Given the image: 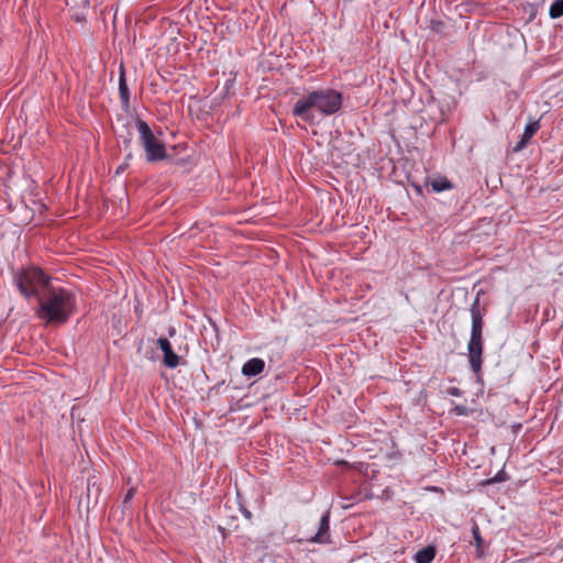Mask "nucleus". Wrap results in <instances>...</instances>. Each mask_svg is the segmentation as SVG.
Masks as SVG:
<instances>
[{
	"label": "nucleus",
	"mask_w": 563,
	"mask_h": 563,
	"mask_svg": "<svg viewBox=\"0 0 563 563\" xmlns=\"http://www.w3.org/2000/svg\"><path fill=\"white\" fill-rule=\"evenodd\" d=\"M74 295L60 287L51 286L38 301L36 316L49 324H63L75 312Z\"/></svg>",
	"instance_id": "nucleus-1"
},
{
	"label": "nucleus",
	"mask_w": 563,
	"mask_h": 563,
	"mask_svg": "<svg viewBox=\"0 0 563 563\" xmlns=\"http://www.w3.org/2000/svg\"><path fill=\"white\" fill-rule=\"evenodd\" d=\"M342 95L333 89H319L296 101L292 107V114L303 121L313 120L312 109H317L323 115L336 113L342 107Z\"/></svg>",
	"instance_id": "nucleus-2"
},
{
	"label": "nucleus",
	"mask_w": 563,
	"mask_h": 563,
	"mask_svg": "<svg viewBox=\"0 0 563 563\" xmlns=\"http://www.w3.org/2000/svg\"><path fill=\"white\" fill-rule=\"evenodd\" d=\"M14 284L25 298L42 299V295L52 286L49 277L37 267H30L15 275Z\"/></svg>",
	"instance_id": "nucleus-3"
},
{
	"label": "nucleus",
	"mask_w": 563,
	"mask_h": 563,
	"mask_svg": "<svg viewBox=\"0 0 563 563\" xmlns=\"http://www.w3.org/2000/svg\"><path fill=\"white\" fill-rule=\"evenodd\" d=\"M135 124L140 133L141 144L146 153L147 162H157L166 157V148L151 130L150 125L142 119L136 118Z\"/></svg>",
	"instance_id": "nucleus-4"
},
{
	"label": "nucleus",
	"mask_w": 563,
	"mask_h": 563,
	"mask_svg": "<svg viewBox=\"0 0 563 563\" xmlns=\"http://www.w3.org/2000/svg\"><path fill=\"white\" fill-rule=\"evenodd\" d=\"M484 341H468L467 356L472 372L477 378L482 374Z\"/></svg>",
	"instance_id": "nucleus-5"
},
{
	"label": "nucleus",
	"mask_w": 563,
	"mask_h": 563,
	"mask_svg": "<svg viewBox=\"0 0 563 563\" xmlns=\"http://www.w3.org/2000/svg\"><path fill=\"white\" fill-rule=\"evenodd\" d=\"M308 543H317V544H330V512L325 511L320 518L318 531L316 534L306 539Z\"/></svg>",
	"instance_id": "nucleus-6"
},
{
	"label": "nucleus",
	"mask_w": 563,
	"mask_h": 563,
	"mask_svg": "<svg viewBox=\"0 0 563 563\" xmlns=\"http://www.w3.org/2000/svg\"><path fill=\"white\" fill-rule=\"evenodd\" d=\"M157 344L163 352V364L168 368H176L180 363V357L173 351L168 339L159 338Z\"/></svg>",
	"instance_id": "nucleus-7"
},
{
	"label": "nucleus",
	"mask_w": 563,
	"mask_h": 563,
	"mask_svg": "<svg viewBox=\"0 0 563 563\" xmlns=\"http://www.w3.org/2000/svg\"><path fill=\"white\" fill-rule=\"evenodd\" d=\"M486 313V309L481 307L479 298L476 297L472 307H471V317H472V328L471 332H483L484 329V316Z\"/></svg>",
	"instance_id": "nucleus-8"
},
{
	"label": "nucleus",
	"mask_w": 563,
	"mask_h": 563,
	"mask_svg": "<svg viewBox=\"0 0 563 563\" xmlns=\"http://www.w3.org/2000/svg\"><path fill=\"white\" fill-rule=\"evenodd\" d=\"M120 75H119V95L120 100L123 109H128L130 106V90L126 84L125 79V70L123 65H120L119 68Z\"/></svg>",
	"instance_id": "nucleus-9"
},
{
	"label": "nucleus",
	"mask_w": 563,
	"mask_h": 563,
	"mask_svg": "<svg viewBox=\"0 0 563 563\" xmlns=\"http://www.w3.org/2000/svg\"><path fill=\"white\" fill-rule=\"evenodd\" d=\"M265 362L262 358L254 357L249 360L242 366V374L247 377H253L264 371Z\"/></svg>",
	"instance_id": "nucleus-10"
},
{
	"label": "nucleus",
	"mask_w": 563,
	"mask_h": 563,
	"mask_svg": "<svg viewBox=\"0 0 563 563\" xmlns=\"http://www.w3.org/2000/svg\"><path fill=\"white\" fill-rule=\"evenodd\" d=\"M424 187L428 189L431 187V190L434 192H441L444 190H449L453 188L452 183L446 177H439L435 179H427L424 181Z\"/></svg>",
	"instance_id": "nucleus-11"
},
{
	"label": "nucleus",
	"mask_w": 563,
	"mask_h": 563,
	"mask_svg": "<svg viewBox=\"0 0 563 563\" xmlns=\"http://www.w3.org/2000/svg\"><path fill=\"white\" fill-rule=\"evenodd\" d=\"M437 554V549L433 545H427L426 548L419 550L413 560L416 563H431Z\"/></svg>",
	"instance_id": "nucleus-12"
},
{
	"label": "nucleus",
	"mask_w": 563,
	"mask_h": 563,
	"mask_svg": "<svg viewBox=\"0 0 563 563\" xmlns=\"http://www.w3.org/2000/svg\"><path fill=\"white\" fill-rule=\"evenodd\" d=\"M472 536H473L477 552L479 555H482L483 550H484V540L482 538L481 530H479V527L476 521H473V525H472Z\"/></svg>",
	"instance_id": "nucleus-13"
},
{
	"label": "nucleus",
	"mask_w": 563,
	"mask_h": 563,
	"mask_svg": "<svg viewBox=\"0 0 563 563\" xmlns=\"http://www.w3.org/2000/svg\"><path fill=\"white\" fill-rule=\"evenodd\" d=\"M539 129H540L539 120L528 123L525 128L521 139H523L525 141H527L529 143L531 137L538 132Z\"/></svg>",
	"instance_id": "nucleus-14"
},
{
	"label": "nucleus",
	"mask_w": 563,
	"mask_h": 563,
	"mask_svg": "<svg viewBox=\"0 0 563 563\" xmlns=\"http://www.w3.org/2000/svg\"><path fill=\"white\" fill-rule=\"evenodd\" d=\"M549 15L552 19H558L563 15V0H555L549 10Z\"/></svg>",
	"instance_id": "nucleus-15"
},
{
	"label": "nucleus",
	"mask_w": 563,
	"mask_h": 563,
	"mask_svg": "<svg viewBox=\"0 0 563 563\" xmlns=\"http://www.w3.org/2000/svg\"><path fill=\"white\" fill-rule=\"evenodd\" d=\"M508 479V475L504 470L499 471L494 477L485 479L482 482V485H492L495 483H501Z\"/></svg>",
	"instance_id": "nucleus-16"
},
{
	"label": "nucleus",
	"mask_w": 563,
	"mask_h": 563,
	"mask_svg": "<svg viewBox=\"0 0 563 563\" xmlns=\"http://www.w3.org/2000/svg\"><path fill=\"white\" fill-rule=\"evenodd\" d=\"M430 27H431V30L433 32L441 33L444 30V27H445V23L442 22V21L433 20V21H431V26Z\"/></svg>",
	"instance_id": "nucleus-17"
},
{
	"label": "nucleus",
	"mask_w": 563,
	"mask_h": 563,
	"mask_svg": "<svg viewBox=\"0 0 563 563\" xmlns=\"http://www.w3.org/2000/svg\"><path fill=\"white\" fill-rule=\"evenodd\" d=\"M124 150H129L132 143V134L128 131V136L122 140Z\"/></svg>",
	"instance_id": "nucleus-18"
},
{
	"label": "nucleus",
	"mask_w": 563,
	"mask_h": 563,
	"mask_svg": "<svg viewBox=\"0 0 563 563\" xmlns=\"http://www.w3.org/2000/svg\"><path fill=\"white\" fill-rule=\"evenodd\" d=\"M468 341H484L483 339V332H471V336Z\"/></svg>",
	"instance_id": "nucleus-19"
},
{
	"label": "nucleus",
	"mask_w": 563,
	"mask_h": 563,
	"mask_svg": "<svg viewBox=\"0 0 563 563\" xmlns=\"http://www.w3.org/2000/svg\"><path fill=\"white\" fill-rule=\"evenodd\" d=\"M527 144H528V142L520 137V141L516 144V146L514 147V151L519 152V151L523 150L527 146Z\"/></svg>",
	"instance_id": "nucleus-20"
},
{
	"label": "nucleus",
	"mask_w": 563,
	"mask_h": 563,
	"mask_svg": "<svg viewBox=\"0 0 563 563\" xmlns=\"http://www.w3.org/2000/svg\"><path fill=\"white\" fill-rule=\"evenodd\" d=\"M134 496V489H129L126 495L124 496L123 504H128Z\"/></svg>",
	"instance_id": "nucleus-21"
},
{
	"label": "nucleus",
	"mask_w": 563,
	"mask_h": 563,
	"mask_svg": "<svg viewBox=\"0 0 563 563\" xmlns=\"http://www.w3.org/2000/svg\"><path fill=\"white\" fill-rule=\"evenodd\" d=\"M448 391L450 395L456 396V397L462 395V391L457 387H451V388H449Z\"/></svg>",
	"instance_id": "nucleus-22"
},
{
	"label": "nucleus",
	"mask_w": 563,
	"mask_h": 563,
	"mask_svg": "<svg viewBox=\"0 0 563 563\" xmlns=\"http://www.w3.org/2000/svg\"><path fill=\"white\" fill-rule=\"evenodd\" d=\"M454 410L459 413V415H466L467 412V409L465 406H456L454 408Z\"/></svg>",
	"instance_id": "nucleus-23"
},
{
	"label": "nucleus",
	"mask_w": 563,
	"mask_h": 563,
	"mask_svg": "<svg viewBox=\"0 0 563 563\" xmlns=\"http://www.w3.org/2000/svg\"><path fill=\"white\" fill-rule=\"evenodd\" d=\"M242 512L243 515L247 518V519H251L252 518V514L250 510H247L246 508H242Z\"/></svg>",
	"instance_id": "nucleus-24"
},
{
	"label": "nucleus",
	"mask_w": 563,
	"mask_h": 563,
	"mask_svg": "<svg viewBox=\"0 0 563 563\" xmlns=\"http://www.w3.org/2000/svg\"><path fill=\"white\" fill-rule=\"evenodd\" d=\"M128 164H122L117 168V174L122 173L126 168Z\"/></svg>",
	"instance_id": "nucleus-25"
},
{
	"label": "nucleus",
	"mask_w": 563,
	"mask_h": 563,
	"mask_svg": "<svg viewBox=\"0 0 563 563\" xmlns=\"http://www.w3.org/2000/svg\"><path fill=\"white\" fill-rule=\"evenodd\" d=\"M413 186H415V189L417 190V192H419V194L422 192L421 186H419V185H413Z\"/></svg>",
	"instance_id": "nucleus-26"
},
{
	"label": "nucleus",
	"mask_w": 563,
	"mask_h": 563,
	"mask_svg": "<svg viewBox=\"0 0 563 563\" xmlns=\"http://www.w3.org/2000/svg\"><path fill=\"white\" fill-rule=\"evenodd\" d=\"M132 157V153L129 152L128 155H126V159H130Z\"/></svg>",
	"instance_id": "nucleus-27"
},
{
	"label": "nucleus",
	"mask_w": 563,
	"mask_h": 563,
	"mask_svg": "<svg viewBox=\"0 0 563 563\" xmlns=\"http://www.w3.org/2000/svg\"><path fill=\"white\" fill-rule=\"evenodd\" d=\"M175 333V329L169 330V335H173Z\"/></svg>",
	"instance_id": "nucleus-28"
}]
</instances>
